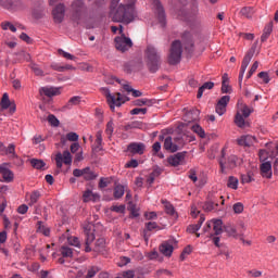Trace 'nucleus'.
I'll return each mask as SVG.
<instances>
[{
  "mask_svg": "<svg viewBox=\"0 0 278 278\" xmlns=\"http://www.w3.org/2000/svg\"><path fill=\"white\" fill-rule=\"evenodd\" d=\"M159 249L165 257H170V255H173V251H175V248L168 241L163 242Z\"/></svg>",
  "mask_w": 278,
  "mask_h": 278,
  "instance_id": "412c9836",
  "label": "nucleus"
},
{
  "mask_svg": "<svg viewBox=\"0 0 278 278\" xmlns=\"http://www.w3.org/2000/svg\"><path fill=\"white\" fill-rule=\"evenodd\" d=\"M102 144H103V131L99 130L96 134V141L93 146L94 151H101V149H103Z\"/></svg>",
  "mask_w": 278,
  "mask_h": 278,
  "instance_id": "7c9ffc66",
  "label": "nucleus"
},
{
  "mask_svg": "<svg viewBox=\"0 0 278 278\" xmlns=\"http://www.w3.org/2000/svg\"><path fill=\"white\" fill-rule=\"evenodd\" d=\"M238 184H240V180L235 176H229L227 180V188H230L231 190H238Z\"/></svg>",
  "mask_w": 278,
  "mask_h": 278,
  "instance_id": "4c0bfd02",
  "label": "nucleus"
},
{
  "mask_svg": "<svg viewBox=\"0 0 278 278\" xmlns=\"http://www.w3.org/2000/svg\"><path fill=\"white\" fill-rule=\"evenodd\" d=\"M190 253H192V245H187L180 254V262H184L186 260V255H190Z\"/></svg>",
  "mask_w": 278,
  "mask_h": 278,
  "instance_id": "13d9d810",
  "label": "nucleus"
},
{
  "mask_svg": "<svg viewBox=\"0 0 278 278\" xmlns=\"http://www.w3.org/2000/svg\"><path fill=\"white\" fill-rule=\"evenodd\" d=\"M224 231L227 233L228 238H235V240H238L240 232L238 233V229L236 226L231 223H227L224 225Z\"/></svg>",
  "mask_w": 278,
  "mask_h": 278,
  "instance_id": "6ab92c4d",
  "label": "nucleus"
},
{
  "mask_svg": "<svg viewBox=\"0 0 278 278\" xmlns=\"http://www.w3.org/2000/svg\"><path fill=\"white\" fill-rule=\"evenodd\" d=\"M124 90L126 92H132V97H142V92L140 90H135L129 85H124Z\"/></svg>",
  "mask_w": 278,
  "mask_h": 278,
  "instance_id": "8fccbe9b",
  "label": "nucleus"
},
{
  "mask_svg": "<svg viewBox=\"0 0 278 278\" xmlns=\"http://www.w3.org/2000/svg\"><path fill=\"white\" fill-rule=\"evenodd\" d=\"M162 203L165 207L166 214H168L169 216H175V206H173V204H170V202L166 200H162Z\"/></svg>",
  "mask_w": 278,
  "mask_h": 278,
  "instance_id": "a19ab883",
  "label": "nucleus"
},
{
  "mask_svg": "<svg viewBox=\"0 0 278 278\" xmlns=\"http://www.w3.org/2000/svg\"><path fill=\"white\" fill-rule=\"evenodd\" d=\"M126 129H144V123L142 122H132L126 126Z\"/></svg>",
  "mask_w": 278,
  "mask_h": 278,
  "instance_id": "3c124183",
  "label": "nucleus"
},
{
  "mask_svg": "<svg viewBox=\"0 0 278 278\" xmlns=\"http://www.w3.org/2000/svg\"><path fill=\"white\" fill-rule=\"evenodd\" d=\"M102 91L112 112H114L115 108H121L123 103H127V101H129V98H127V96L122 94L121 92L112 94L110 92V89L108 88H102Z\"/></svg>",
  "mask_w": 278,
  "mask_h": 278,
  "instance_id": "7ed1b4c3",
  "label": "nucleus"
},
{
  "mask_svg": "<svg viewBox=\"0 0 278 278\" xmlns=\"http://www.w3.org/2000/svg\"><path fill=\"white\" fill-rule=\"evenodd\" d=\"M48 123L52 127H60V119H58V117H55V115H53V114L48 115Z\"/></svg>",
  "mask_w": 278,
  "mask_h": 278,
  "instance_id": "de8ad7c7",
  "label": "nucleus"
},
{
  "mask_svg": "<svg viewBox=\"0 0 278 278\" xmlns=\"http://www.w3.org/2000/svg\"><path fill=\"white\" fill-rule=\"evenodd\" d=\"M84 203H89V201H99V194L93 193L92 190L87 189L83 194Z\"/></svg>",
  "mask_w": 278,
  "mask_h": 278,
  "instance_id": "a878e982",
  "label": "nucleus"
},
{
  "mask_svg": "<svg viewBox=\"0 0 278 278\" xmlns=\"http://www.w3.org/2000/svg\"><path fill=\"white\" fill-rule=\"evenodd\" d=\"M79 103H81V97L74 96L68 100L64 108L65 110H71L73 105H79Z\"/></svg>",
  "mask_w": 278,
  "mask_h": 278,
  "instance_id": "f704fd0d",
  "label": "nucleus"
},
{
  "mask_svg": "<svg viewBox=\"0 0 278 278\" xmlns=\"http://www.w3.org/2000/svg\"><path fill=\"white\" fill-rule=\"evenodd\" d=\"M101 270V268L97 267V266H92L88 269L87 271V276L86 278H92L94 277V275H97V273H99Z\"/></svg>",
  "mask_w": 278,
  "mask_h": 278,
  "instance_id": "052dcab7",
  "label": "nucleus"
},
{
  "mask_svg": "<svg viewBox=\"0 0 278 278\" xmlns=\"http://www.w3.org/2000/svg\"><path fill=\"white\" fill-rule=\"evenodd\" d=\"M240 14L245 18H252L253 14H255V10L251 7H245L241 9Z\"/></svg>",
  "mask_w": 278,
  "mask_h": 278,
  "instance_id": "58836bf2",
  "label": "nucleus"
},
{
  "mask_svg": "<svg viewBox=\"0 0 278 278\" xmlns=\"http://www.w3.org/2000/svg\"><path fill=\"white\" fill-rule=\"evenodd\" d=\"M203 223H205V216L201 215L198 224L189 225L187 227V232L188 233H195L197 231H199V229H201Z\"/></svg>",
  "mask_w": 278,
  "mask_h": 278,
  "instance_id": "393cba45",
  "label": "nucleus"
},
{
  "mask_svg": "<svg viewBox=\"0 0 278 278\" xmlns=\"http://www.w3.org/2000/svg\"><path fill=\"white\" fill-rule=\"evenodd\" d=\"M184 160H186V154L179 152L168 157V164H170V166H179L184 164Z\"/></svg>",
  "mask_w": 278,
  "mask_h": 278,
  "instance_id": "aec40b11",
  "label": "nucleus"
},
{
  "mask_svg": "<svg viewBox=\"0 0 278 278\" xmlns=\"http://www.w3.org/2000/svg\"><path fill=\"white\" fill-rule=\"evenodd\" d=\"M270 34H273V22L265 25L263 35L261 36V41L266 42L268 38H270Z\"/></svg>",
  "mask_w": 278,
  "mask_h": 278,
  "instance_id": "bb28decb",
  "label": "nucleus"
},
{
  "mask_svg": "<svg viewBox=\"0 0 278 278\" xmlns=\"http://www.w3.org/2000/svg\"><path fill=\"white\" fill-rule=\"evenodd\" d=\"M147 149V146L142 142H131L127 147L128 153L131 155H142L144 154V150Z\"/></svg>",
  "mask_w": 278,
  "mask_h": 278,
  "instance_id": "2eb2a0df",
  "label": "nucleus"
},
{
  "mask_svg": "<svg viewBox=\"0 0 278 278\" xmlns=\"http://www.w3.org/2000/svg\"><path fill=\"white\" fill-rule=\"evenodd\" d=\"M213 224V236H220L225 231V225H223V219H212Z\"/></svg>",
  "mask_w": 278,
  "mask_h": 278,
  "instance_id": "b1692460",
  "label": "nucleus"
},
{
  "mask_svg": "<svg viewBox=\"0 0 278 278\" xmlns=\"http://www.w3.org/2000/svg\"><path fill=\"white\" fill-rule=\"evenodd\" d=\"M105 238H99L97 239L96 243H94V248L93 251L96 253H103L105 251Z\"/></svg>",
  "mask_w": 278,
  "mask_h": 278,
  "instance_id": "c85d7f7f",
  "label": "nucleus"
},
{
  "mask_svg": "<svg viewBox=\"0 0 278 278\" xmlns=\"http://www.w3.org/2000/svg\"><path fill=\"white\" fill-rule=\"evenodd\" d=\"M197 14H199V10L197 7H193L192 11L189 13H182L184 21H194L197 18Z\"/></svg>",
  "mask_w": 278,
  "mask_h": 278,
  "instance_id": "e433bc0d",
  "label": "nucleus"
},
{
  "mask_svg": "<svg viewBox=\"0 0 278 278\" xmlns=\"http://www.w3.org/2000/svg\"><path fill=\"white\" fill-rule=\"evenodd\" d=\"M271 168H273V165H270V162H265L261 165L262 173H268Z\"/></svg>",
  "mask_w": 278,
  "mask_h": 278,
  "instance_id": "774afa93",
  "label": "nucleus"
},
{
  "mask_svg": "<svg viewBox=\"0 0 278 278\" xmlns=\"http://www.w3.org/2000/svg\"><path fill=\"white\" fill-rule=\"evenodd\" d=\"M119 34L121 36L115 38V49L122 53H125V51H129V49L134 47V42H131L130 38L125 36L123 33V26H119Z\"/></svg>",
  "mask_w": 278,
  "mask_h": 278,
  "instance_id": "0eeeda50",
  "label": "nucleus"
},
{
  "mask_svg": "<svg viewBox=\"0 0 278 278\" xmlns=\"http://www.w3.org/2000/svg\"><path fill=\"white\" fill-rule=\"evenodd\" d=\"M1 27L4 30L10 29V31H13V34L16 33V26H14V24H12L10 22H2Z\"/></svg>",
  "mask_w": 278,
  "mask_h": 278,
  "instance_id": "5fc2aeb1",
  "label": "nucleus"
},
{
  "mask_svg": "<svg viewBox=\"0 0 278 278\" xmlns=\"http://www.w3.org/2000/svg\"><path fill=\"white\" fill-rule=\"evenodd\" d=\"M189 179L195 184V186H199L200 188L203 187L204 184H207V177L205 176H197V175H189Z\"/></svg>",
  "mask_w": 278,
  "mask_h": 278,
  "instance_id": "c756f323",
  "label": "nucleus"
},
{
  "mask_svg": "<svg viewBox=\"0 0 278 278\" xmlns=\"http://www.w3.org/2000/svg\"><path fill=\"white\" fill-rule=\"evenodd\" d=\"M182 42H184L186 51H188L189 53H190V51H193V49H194V40L192 38V33L185 31L182 34Z\"/></svg>",
  "mask_w": 278,
  "mask_h": 278,
  "instance_id": "a211bd4d",
  "label": "nucleus"
},
{
  "mask_svg": "<svg viewBox=\"0 0 278 278\" xmlns=\"http://www.w3.org/2000/svg\"><path fill=\"white\" fill-rule=\"evenodd\" d=\"M73 175H94L90 167H86L84 169H74Z\"/></svg>",
  "mask_w": 278,
  "mask_h": 278,
  "instance_id": "09e8293b",
  "label": "nucleus"
},
{
  "mask_svg": "<svg viewBox=\"0 0 278 278\" xmlns=\"http://www.w3.org/2000/svg\"><path fill=\"white\" fill-rule=\"evenodd\" d=\"M105 134L112 138V134H114V122L111 119L106 124Z\"/></svg>",
  "mask_w": 278,
  "mask_h": 278,
  "instance_id": "bf43d9fd",
  "label": "nucleus"
},
{
  "mask_svg": "<svg viewBox=\"0 0 278 278\" xmlns=\"http://www.w3.org/2000/svg\"><path fill=\"white\" fill-rule=\"evenodd\" d=\"M231 100V98L229 96H223L215 108V112L216 114H218V116H223V114H225V112H227V104L229 103V101Z\"/></svg>",
  "mask_w": 278,
  "mask_h": 278,
  "instance_id": "dca6fc26",
  "label": "nucleus"
},
{
  "mask_svg": "<svg viewBox=\"0 0 278 278\" xmlns=\"http://www.w3.org/2000/svg\"><path fill=\"white\" fill-rule=\"evenodd\" d=\"M207 238L213 240V244H215V247H217V249H220V237L211 232L207 235Z\"/></svg>",
  "mask_w": 278,
  "mask_h": 278,
  "instance_id": "4d7b16f0",
  "label": "nucleus"
},
{
  "mask_svg": "<svg viewBox=\"0 0 278 278\" xmlns=\"http://www.w3.org/2000/svg\"><path fill=\"white\" fill-rule=\"evenodd\" d=\"M127 192V185H116L114 188V198L123 199V195Z\"/></svg>",
  "mask_w": 278,
  "mask_h": 278,
  "instance_id": "cd10ccee",
  "label": "nucleus"
},
{
  "mask_svg": "<svg viewBox=\"0 0 278 278\" xmlns=\"http://www.w3.org/2000/svg\"><path fill=\"white\" fill-rule=\"evenodd\" d=\"M56 173H68L71 164H73V155L66 150L55 155Z\"/></svg>",
  "mask_w": 278,
  "mask_h": 278,
  "instance_id": "20e7f679",
  "label": "nucleus"
},
{
  "mask_svg": "<svg viewBox=\"0 0 278 278\" xmlns=\"http://www.w3.org/2000/svg\"><path fill=\"white\" fill-rule=\"evenodd\" d=\"M255 181V178L251 175H241V184H251Z\"/></svg>",
  "mask_w": 278,
  "mask_h": 278,
  "instance_id": "338daca9",
  "label": "nucleus"
},
{
  "mask_svg": "<svg viewBox=\"0 0 278 278\" xmlns=\"http://www.w3.org/2000/svg\"><path fill=\"white\" fill-rule=\"evenodd\" d=\"M235 214H242L244 212V204L242 202H237L232 205Z\"/></svg>",
  "mask_w": 278,
  "mask_h": 278,
  "instance_id": "864d4df0",
  "label": "nucleus"
},
{
  "mask_svg": "<svg viewBox=\"0 0 278 278\" xmlns=\"http://www.w3.org/2000/svg\"><path fill=\"white\" fill-rule=\"evenodd\" d=\"M198 118H199V110L190 111L185 116V121H187V123H192V121H197Z\"/></svg>",
  "mask_w": 278,
  "mask_h": 278,
  "instance_id": "ea45409f",
  "label": "nucleus"
},
{
  "mask_svg": "<svg viewBox=\"0 0 278 278\" xmlns=\"http://www.w3.org/2000/svg\"><path fill=\"white\" fill-rule=\"evenodd\" d=\"M39 92L46 97H58V94H60V89L55 87H42L39 89Z\"/></svg>",
  "mask_w": 278,
  "mask_h": 278,
  "instance_id": "5701e85b",
  "label": "nucleus"
},
{
  "mask_svg": "<svg viewBox=\"0 0 278 278\" xmlns=\"http://www.w3.org/2000/svg\"><path fill=\"white\" fill-rule=\"evenodd\" d=\"M191 129H192V132L197 134V136H199L200 138H205V130L203 129V127L199 125H193Z\"/></svg>",
  "mask_w": 278,
  "mask_h": 278,
  "instance_id": "c03bdc74",
  "label": "nucleus"
},
{
  "mask_svg": "<svg viewBox=\"0 0 278 278\" xmlns=\"http://www.w3.org/2000/svg\"><path fill=\"white\" fill-rule=\"evenodd\" d=\"M0 7L9 12H18L25 8L23 0H0Z\"/></svg>",
  "mask_w": 278,
  "mask_h": 278,
  "instance_id": "1a4fd4ad",
  "label": "nucleus"
},
{
  "mask_svg": "<svg viewBox=\"0 0 278 278\" xmlns=\"http://www.w3.org/2000/svg\"><path fill=\"white\" fill-rule=\"evenodd\" d=\"M181 53H184V49L181 47L180 40H175L172 42L169 54H168V64L175 65L181 62Z\"/></svg>",
  "mask_w": 278,
  "mask_h": 278,
  "instance_id": "39448f33",
  "label": "nucleus"
},
{
  "mask_svg": "<svg viewBox=\"0 0 278 278\" xmlns=\"http://www.w3.org/2000/svg\"><path fill=\"white\" fill-rule=\"evenodd\" d=\"M258 77L263 80V84H269L270 81V76L268 75V72L258 73Z\"/></svg>",
  "mask_w": 278,
  "mask_h": 278,
  "instance_id": "69168bd1",
  "label": "nucleus"
},
{
  "mask_svg": "<svg viewBox=\"0 0 278 278\" xmlns=\"http://www.w3.org/2000/svg\"><path fill=\"white\" fill-rule=\"evenodd\" d=\"M161 275H166L167 277H173V271L168 269H159L155 271V277L160 278Z\"/></svg>",
  "mask_w": 278,
  "mask_h": 278,
  "instance_id": "0e129e2a",
  "label": "nucleus"
},
{
  "mask_svg": "<svg viewBox=\"0 0 278 278\" xmlns=\"http://www.w3.org/2000/svg\"><path fill=\"white\" fill-rule=\"evenodd\" d=\"M235 123L238 127H244V117L242 114L237 113L235 117Z\"/></svg>",
  "mask_w": 278,
  "mask_h": 278,
  "instance_id": "680f3d73",
  "label": "nucleus"
},
{
  "mask_svg": "<svg viewBox=\"0 0 278 278\" xmlns=\"http://www.w3.org/2000/svg\"><path fill=\"white\" fill-rule=\"evenodd\" d=\"M30 68L35 73V75H37L39 77H42V75H45V72L36 63H31Z\"/></svg>",
  "mask_w": 278,
  "mask_h": 278,
  "instance_id": "603ef678",
  "label": "nucleus"
},
{
  "mask_svg": "<svg viewBox=\"0 0 278 278\" xmlns=\"http://www.w3.org/2000/svg\"><path fill=\"white\" fill-rule=\"evenodd\" d=\"M5 155H10L11 157H16V146L14 143H10L8 148L4 147Z\"/></svg>",
  "mask_w": 278,
  "mask_h": 278,
  "instance_id": "79ce46f5",
  "label": "nucleus"
},
{
  "mask_svg": "<svg viewBox=\"0 0 278 278\" xmlns=\"http://www.w3.org/2000/svg\"><path fill=\"white\" fill-rule=\"evenodd\" d=\"M216 192L211 191L208 192L206 197V201L203 204L204 212H220V208H218V203L216 201Z\"/></svg>",
  "mask_w": 278,
  "mask_h": 278,
  "instance_id": "6e6552de",
  "label": "nucleus"
},
{
  "mask_svg": "<svg viewBox=\"0 0 278 278\" xmlns=\"http://www.w3.org/2000/svg\"><path fill=\"white\" fill-rule=\"evenodd\" d=\"M154 103H155V100L147 99V98L137 99L135 101V105H137L138 108H142V105H147V108H151Z\"/></svg>",
  "mask_w": 278,
  "mask_h": 278,
  "instance_id": "2f4dec72",
  "label": "nucleus"
},
{
  "mask_svg": "<svg viewBox=\"0 0 278 278\" xmlns=\"http://www.w3.org/2000/svg\"><path fill=\"white\" fill-rule=\"evenodd\" d=\"M66 140L70 142H77V140H79V135H77V132H68L66 137H61L62 144H66Z\"/></svg>",
  "mask_w": 278,
  "mask_h": 278,
  "instance_id": "72a5a7b5",
  "label": "nucleus"
},
{
  "mask_svg": "<svg viewBox=\"0 0 278 278\" xmlns=\"http://www.w3.org/2000/svg\"><path fill=\"white\" fill-rule=\"evenodd\" d=\"M41 194L40 191H33L30 194V202L28 205H35V203H38V200L40 199Z\"/></svg>",
  "mask_w": 278,
  "mask_h": 278,
  "instance_id": "49530a36",
  "label": "nucleus"
},
{
  "mask_svg": "<svg viewBox=\"0 0 278 278\" xmlns=\"http://www.w3.org/2000/svg\"><path fill=\"white\" fill-rule=\"evenodd\" d=\"M240 163V159L236 155H230L227 160H225V148L222 150V159L219 161V166L222 173H229V170H232V168H236L238 164Z\"/></svg>",
  "mask_w": 278,
  "mask_h": 278,
  "instance_id": "423d86ee",
  "label": "nucleus"
},
{
  "mask_svg": "<svg viewBox=\"0 0 278 278\" xmlns=\"http://www.w3.org/2000/svg\"><path fill=\"white\" fill-rule=\"evenodd\" d=\"M110 16L115 23H131L136 16L134 3L121 4L117 9L111 7Z\"/></svg>",
  "mask_w": 278,
  "mask_h": 278,
  "instance_id": "f257e3e1",
  "label": "nucleus"
},
{
  "mask_svg": "<svg viewBox=\"0 0 278 278\" xmlns=\"http://www.w3.org/2000/svg\"><path fill=\"white\" fill-rule=\"evenodd\" d=\"M66 12V7H64L63 3H59L53 10H52V15L53 20L56 23H62L64 21V14Z\"/></svg>",
  "mask_w": 278,
  "mask_h": 278,
  "instance_id": "f3484780",
  "label": "nucleus"
},
{
  "mask_svg": "<svg viewBox=\"0 0 278 278\" xmlns=\"http://www.w3.org/2000/svg\"><path fill=\"white\" fill-rule=\"evenodd\" d=\"M112 184V178L102 177L99 181V188H108Z\"/></svg>",
  "mask_w": 278,
  "mask_h": 278,
  "instance_id": "e2e57ef3",
  "label": "nucleus"
},
{
  "mask_svg": "<svg viewBox=\"0 0 278 278\" xmlns=\"http://www.w3.org/2000/svg\"><path fill=\"white\" fill-rule=\"evenodd\" d=\"M84 233L86 236L85 252L90 253V251H92V248H90V244H92V242H94V231L92 230V225L88 224L87 226H85Z\"/></svg>",
  "mask_w": 278,
  "mask_h": 278,
  "instance_id": "f8f14e48",
  "label": "nucleus"
},
{
  "mask_svg": "<svg viewBox=\"0 0 278 278\" xmlns=\"http://www.w3.org/2000/svg\"><path fill=\"white\" fill-rule=\"evenodd\" d=\"M144 58L150 73H157L162 66V52L150 43L144 50Z\"/></svg>",
  "mask_w": 278,
  "mask_h": 278,
  "instance_id": "f03ea898",
  "label": "nucleus"
},
{
  "mask_svg": "<svg viewBox=\"0 0 278 278\" xmlns=\"http://www.w3.org/2000/svg\"><path fill=\"white\" fill-rule=\"evenodd\" d=\"M152 4L161 27H166V12L164 7H162V2L160 0H152Z\"/></svg>",
  "mask_w": 278,
  "mask_h": 278,
  "instance_id": "9d476101",
  "label": "nucleus"
},
{
  "mask_svg": "<svg viewBox=\"0 0 278 278\" xmlns=\"http://www.w3.org/2000/svg\"><path fill=\"white\" fill-rule=\"evenodd\" d=\"M0 175H12V170H10V165H8V163L0 165Z\"/></svg>",
  "mask_w": 278,
  "mask_h": 278,
  "instance_id": "6e6d98bb",
  "label": "nucleus"
},
{
  "mask_svg": "<svg viewBox=\"0 0 278 278\" xmlns=\"http://www.w3.org/2000/svg\"><path fill=\"white\" fill-rule=\"evenodd\" d=\"M10 96L8 93H3L1 102H0V112H3L4 110H8L10 108Z\"/></svg>",
  "mask_w": 278,
  "mask_h": 278,
  "instance_id": "c9c22d12",
  "label": "nucleus"
},
{
  "mask_svg": "<svg viewBox=\"0 0 278 278\" xmlns=\"http://www.w3.org/2000/svg\"><path fill=\"white\" fill-rule=\"evenodd\" d=\"M60 253L62 257H73V249L68 248L67 245L61 247Z\"/></svg>",
  "mask_w": 278,
  "mask_h": 278,
  "instance_id": "37998d69",
  "label": "nucleus"
},
{
  "mask_svg": "<svg viewBox=\"0 0 278 278\" xmlns=\"http://www.w3.org/2000/svg\"><path fill=\"white\" fill-rule=\"evenodd\" d=\"M128 210L130 211L132 218H138V216H140V213L137 210L136 204H134V202L128 203Z\"/></svg>",
  "mask_w": 278,
  "mask_h": 278,
  "instance_id": "a18cd8bd",
  "label": "nucleus"
},
{
  "mask_svg": "<svg viewBox=\"0 0 278 278\" xmlns=\"http://www.w3.org/2000/svg\"><path fill=\"white\" fill-rule=\"evenodd\" d=\"M254 53H255L254 50H249L243 58V61L241 63L240 73H239V86H242V79H244V73H247V68L249 67L251 60H253Z\"/></svg>",
  "mask_w": 278,
  "mask_h": 278,
  "instance_id": "9b49d317",
  "label": "nucleus"
},
{
  "mask_svg": "<svg viewBox=\"0 0 278 278\" xmlns=\"http://www.w3.org/2000/svg\"><path fill=\"white\" fill-rule=\"evenodd\" d=\"M84 14V1L75 0L72 3V18L73 21H79Z\"/></svg>",
  "mask_w": 278,
  "mask_h": 278,
  "instance_id": "4468645a",
  "label": "nucleus"
},
{
  "mask_svg": "<svg viewBox=\"0 0 278 278\" xmlns=\"http://www.w3.org/2000/svg\"><path fill=\"white\" fill-rule=\"evenodd\" d=\"M253 142H255V137H253L251 135L241 136L237 140V143L239 144V147H251V144H253Z\"/></svg>",
  "mask_w": 278,
  "mask_h": 278,
  "instance_id": "4be33fe9",
  "label": "nucleus"
},
{
  "mask_svg": "<svg viewBox=\"0 0 278 278\" xmlns=\"http://www.w3.org/2000/svg\"><path fill=\"white\" fill-rule=\"evenodd\" d=\"M181 142V139L179 138H174L168 136L165 140H164V149L166 151H170V153H175L177 151H179V143Z\"/></svg>",
  "mask_w": 278,
  "mask_h": 278,
  "instance_id": "ddd939ff",
  "label": "nucleus"
},
{
  "mask_svg": "<svg viewBox=\"0 0 278 278\" xmlns=\"http://www.w3.org/2000/svg\"><path fill=\"white\" fill-rule=\"evenodd\" d=\"M30 165L33 166V168H36L37 170H45V168H47V163L38 159L30 160Z\"/></svg>",
  "mask_w": 278,
  "mask_h": 278,
  "instance_id": "473e14b6",
  "label": "nucleus"
}]
</instances>
